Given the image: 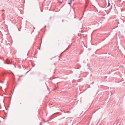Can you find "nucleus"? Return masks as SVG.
I'll return each instance as SVG.
<instances>
[{
  "instance_id": "obj_1",
  "label": "nucleus",
  "mask_w": 125,
  "mask_h": 125,
  "mask_svg": "<svg viewBox=\"0 0 125 125\" xmlns=\"http://www.w3.org/2000/svg\"><path fill=\"white\" fill-rule=\"evenodd\" d=\"M5 63H6L7 64H11V63L8 60V59H7L6 60L5 62Z\"/></svg>"
},
{
  "instance_id": "obj_2",
  "label": "nucleus",
  "mask_w": 125,
  "mask_h": 125,
  "mask_svg": "<svg viewBox=\"0 0 125 125\" xmlns=\"http://www.w3.org/2000/svg\"><path fill=\"white\" fill-rule=\"evenodd\" d=\"M110 5V3L109 2H108V6H107V7H108Z\"/></svg>"
},
{
  "instance_id": "obj_3",
  "label": "nucleus",
  "mask_w": 125,
  "mask_h": 125,
  "mask_svg": "<svg viewBox=\"0 0 125 125\" xmlns=\"http://www.w3.org/2000/svg\"><path fill=\"white\" fill-rule=\"evenodd\" d=\"M42 122H41L40 124V125H42Z\"/></svg>"
},
{
  "instance_id": "obj_4",
  "label": "nucleus",
  "mask_w": 125,
  "mask_h": 125,
  "mask_svg": "<svg viewBox=\"0 0 125 125\" xmlns=\"http://www.w3.org/2000/svg\"><path fill=\"white\" fill-rule=\"evenodd\" d=\"M56 89H57V88H55L54 89V90H56Z\"/></svg>"
},
{
  "instance_id": "obj_5",
  "label": "nucleus",
  "mask_w": 125,
  "mask_h": 125,
  "mask_svg": "<svg viewBox=\"0 0 125 125\" xmlns=\"http://www.w3.org/2000/svg\"><path fill=\"white\" fill-rule=\"evenodd\" d=\"M41 12H42L43 11V10H41Z\"/></svg>"
},
{
  "instance_id": "obj_6",
  "label": "nucleus",
  "mask_w": 125,
  "mask_h": 125,
  "mask_svg": "<svg viewBox=\"0 0 125 125\" xmlns=\"http://www.w3.org/2000/svg\"><path fill=\"white\" fill-rule=\"evenodd\" d=\"M56 57V56H55V57H53V58H51V60H52V58H53L54 57Z\"/></svg>"
},
{
  "instance_id": "obj_7",
  "label": "nucleus",
  "mask_w": 125,
  "mask_h": 125,
  "mask_svg": "<svg viewBox=\"0 0 125 125\" xmlns=\"http://www.w3.org/2000/svg\"><path fill=\"white\" fill-rule=\"evenodd\" d=\"M3 10V11H4V10L3 9V10Z\"/></svg>"
},
{
  "instance_id": "obj_8",
  "label": "nucleus",
  "mask_w": 125,
  "mask_h": 125,
  "mask_svg": "<svg viewBox=\"0 0 125 125\" xmlns=\"http://www.w3.org/2000/svg\"><path fill=\"white\" fill-rule=\"evenodd\" d=\"M29 71H28L26 73H27V72H28Z\"/></svg>"
},
{
  "instance_id": "obj_9",
  "label": "nucleus",
  "mask_w": 125,
  "mask_h": 125,
  "mask_svg": "<svg viewBox=\"0 0 125 125\" xmlns=\"http://www.w3.org/2000/svg\"><path fill=\"white\" fill-rule=\"evenodd\" d=\"M1 122V121H0V123Z\"/></svg>"
},
{
  "instance_id": "obj_10",
  "label": "nucleus",
  "mask_w": 125,
  "mask_h": 125,
  "mask_svg": "<svg viewBox=\"0 0 125 125\" xmlns=\"http://www.w3.org/2000/svg\"><path fill=\"white\" fill-rule=\"evenodd\" d=\"M46 27V26H45V27Z\"/></svg>"
},
{
  "instance_id": "obj_11",
  "label": "nucleus",
  "mask_w": 125,
  "mask_h": 125,
  "mask_svg": "<svg viewBox=\"0 0 125 125\" xmlns=\"http://www.w3.org/2000/svg\"><path fill=\"white\" fill-rule=\"evenodd\" d=\"M62 21L63 22V20H62Z\"/></svg>"
},
{
  "instance_id": "obj_12",
  "label": "nucleus",
  "mask_w": 125,
  "mask_h": 125,
  "mask_svg": "<svg viewBox=\"0 0 125 125\" xmlns=\"http://www.w3.org/2000/svg\"><path fill=\"white\" fill-rule=\"evenodd\" d=\"M112 94V93H111V94Z\"/></svg>"
}]
</instances>
